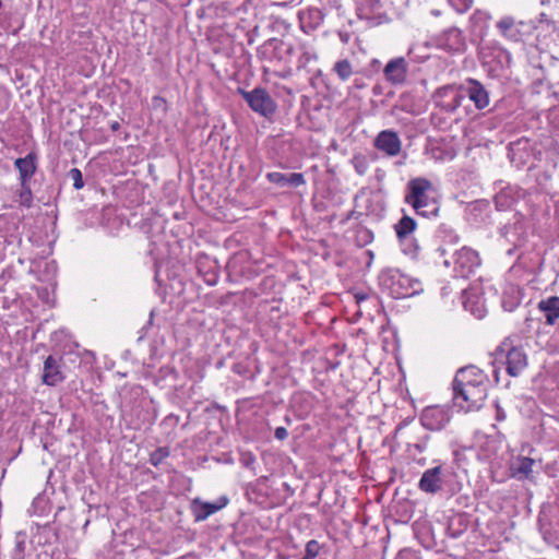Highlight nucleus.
Listing matches in <instances>:
<instances>
[{
	"mask_svg": "<svg viewBox=\"0 0 559 559\" xmlns=\"http://www.w3.org/2000/svg\"><path fill=\"white\" fill-rule=\"evenodd\" d=\"M487 376L476 366L457 370L453 380V401L464 412L478 411L487 397Z\"/></svg>",
	"mask_w": 559,
	"mask_h": 559,
	"instance_id": "f257e3e1",
	"label": "nucleus"
},
{
	"mask_svg": "<svg viewBox=\"0 0 559 559\" xmlns=\"http://www.w3.org/2000/svg\"><path fill=\"white\" fill-rule=\"evenodd\" d=\"M405 202L412 205L420 216L430 218L439 213V205L435 199H430L428 193L432 191V183L424 177H417L408 181Z\"/></svg>",
	"mask_w": 559,
	"mask_h": 559,
	"instance_id": "f03ea898",
	"label": "nucleus"
},
{
	"mask_svg": "<svg viewBox=\"0 0 559 559\" xmlns=\"http://www.w3.org/2000/svg\"><path fill=\"white\" fill-rule=\"evenodd\" d=\"M379 284L395 299L412 297L423 290L421 283L397 269L383 270L379 275Z\"/></svg>",
	"mask_w": 559,
	"mask_h": 559,
	"instance_id": "7ed1b4c3",
	"label": "nucleus"
},
{
	"mask_svg": "<svg viewBox=\"0 0 559 559\" xmlns=\"http://www.w3.org/2000/svg\"><path fill=\"white\" fill-rule=\"evenodd\" d=\"M392 4V0H358L356 13L358 19L366 21L369 26H378L389 21L388 13Z\"/></svg>",
	"mask_w": 559,
	"mask_h": 559,
	"instance_id": "20e7f679",
	"label": "nucleus"
},
{
	"mask_svg": "<svg viewBox=\"0 0 559 559\" xmlns=\"http://www.w3.org/2000/svg\"><path fill=\"white\" fill-rule=\"evenodd\" d=\"M238 94L242 96L254 112L262 117H270L276 111V103L263 87H255L252 91L238 88Z\"/></svg>",
	"mask_w": 559,
	"mask_h": 559,
	"instance_id": "39448f33",
	"label": "nucleus"
},
{
	"mask_svg": "<svg viewBox=\"0 0 559 559\" xmlns=\"http://www.w3.org/2000/svg\"><path fill=\"white\" fill-rule=\"evenodd\" d=\"M453 273L455 277L468 278L480 266L478 252L469 247H462L452 257Z\"/></svg>",
	"mask_w": 559,
	"mask_h": 559,
	"instance_id": "423d86ee",
	"label": "nucleus"
},
{
	"mask_svg": "<svg viewBox=\"0 0 559 559\" xmlns=\"http://www.w3.org/2000/svg\"><path fill=\"white\" fill-rule=\"evenodd\" d=\"M500 355L504 357L506 371L511 377L520 376L527 367V355L522 346H511L503 342Z\"/></svg>",
	"mask_w": 559,
	"mask_h": 559,
	"instance_id": "0eeeda50",
	"label": "nucleus"
},
{
	"mask_svg": "<svg viewBox=\"0 0 559 559\" xmlns=\"http://www.w3.org/2000/svg\"><path fill=\"white\" fill-rule=\"evenodd\" d=\"M416 226L415 219L408 215H404L394 226L400 242L405 246L403 251L411 255L418 251V245L412 238Z\"/></svg>",
	"mask_w": 559,
	"mask_h": 559,
	"instance_id": "6e6552de",
	"label": "nucleus"
},
{
	"mask_svg": "<svg viewBox=\"0 0 559 559\" xmlns=\"http://www.w3.org/2000/svg\"><path fill=\"white\" fill-rule=\"evenodd\" d=\"M450 421V412L443 406H428L420 415L423 427L428 430L436 431L443 429Z\"/></svg>",
	"mask_w": 559,
	"mask_h": 559,
	"instance_id": "1a4fd4ad",
	"label": "nucleus"
},
{
	"mask_svg": "<svg viewBox=\"0 0 559 559\" xmlns=\"http://www.w3.org/2000/svg\"><path fill=\"white\" fill-rule=\"evenodd\" d=\"M374 146L388 156L394 157L400 154L402 142L396 132L392 130H383L378 133L374 140Z\"/></svg>",
	"mask_w": 559,
	"mask_h": 559,
	"instance_id": "9d476101",
	"label": "nucleus"
},
{
	"mask_svg": "<svg viewBox=\"0 0 559 559\" xmlns=\"http://www.w3.org/2000/svg\"><path fill=\"white\" fill-rule=\"evenodd\" d=\"M444 475L442 465L426 469L419 479V489L427 493H436L442 487Z\"/></svg>",
	"mask_w": 559,
	"mask_h": 559,
	"instance_id": "9b49d317",
	"label": "nucleus"
},
{
	"mask_svg": "<svg viewBox=\"0 0 559 559\" xmlns=\"http://www.w3.org/2000/svg\"><path fill=\"white\" fill-rule=\"evenodd\" d=\"M463 91L478 110L485 109L489 105V92L479 81L467 79Z\"/></svg>",
	"mask_w": 559,
	"mask_h": 559,
	"instance_id": "f8f14e48",
	"label": "nucleus"
},
{
	"mask_svg": "<svg viewBox=\"0 0 559 559\" xmlns=\"http://www.w3.org/2000/svg\"><path fill=\"white\" fill-rule=\"evenodd\" d=\"M228 503L226 497H221L216 502H204L200 499H194L191 503L192 514L197 522L205 521L209 516L216 513Z\"/></svg>",
	"mask_w": 559,
	"mask_h": 559,
	"instance_id": "ddd939ff",
	"label": "nucleus"
},
{
	"mask_svg": "<svg viewBox=\"0 0 559 559\" xmlns=\"http://www.w3.org/2000/svg\"><path fill=\"white\" fill-rule=\"evenodd\" d=\"M438 46L448 51H460L465 46L464 36L456 27L448 28L438 37Z\"/></svg>",
	"mask_w": 559,
	"mask_h": 559,
	"instance_id": "4468645a",
	"label": "nucleus"
},
{
	"mask_svg": "<svg viewBox=\"0 0 559 559\" xmlns=\"http://www.w3.org/2000/svg\"><path fill=\"white\" fill-rule=\"evenodd\" d=\"M388 82L392 84H402L406 80L407 64L404 58H395L390 60L383 70Z\"/></svg>",
	"mask_w": 559,
	"mask_h": 559,
	"instance_id": "2eb2a0df",
	"label": "nucleus"
},
{
	"mask_svg": "<svg viewBox=\"0 0 559 559\" xmlns=\"http://www.w3.org/2000/svg\"><path fill=\"white\" fill-rule=\"evenodd\" d=\"M64 380L60 360L48 356L44 362L43 382L47 385H57Z\"/></svg>",
	"mask_w": 559,
	"mask_h": 559,
	"instance_id": "dca6fc26",
	"label": "nucleus"
},
{
	"mask_svg": "<svg viewBox=\"0 0 559 559\" xmlns=\"http://www.w3.org/2000/svg\"><path fill=\"white\" fill-rule=\"evenodd\" d=\"M14 166L20 174V182H29L37 169V156L35 153H28L25 157L16 158Z\"/></svg>",
	"mask_w": 559,
	"mask_h": 559,
	"instance_id": "f3484780",
	"label": "nucleus"
},
{
	"mask_svg": "<svg viewBox=\"0 0 559 559\" xmlns=\"http://www.w3.org/2000/svg\"><path fill=\"white\" fill-rule=\"evenodd\" d=\"M538 310L544 314L548 325H555L559 319V297L550 296L537 304Z\"/></svg>",
	"mask_w": 559,
	"mask_h": 559,
	"instance_id": "a211bd4d",
	"label": "nucleus"
},
{
	"mask_svg": "<svg viewBox=\"0 0 559 559\" xmlns=\"http://www.w3.org/2000/svg\"><path fill=\"white\" fill-rule=\"evenodd\" d=\"M438 237L442 242V245L437 249L440 255L447 254L445 245H456L460 240V237L454 229L445 224L440 225L438 228Z\"/></svg>",
	"mask_w": 559,
	"mask_h": 559,
	"instance_id": "6ab92c4d",
	"label": "nucleus"
},
{
	"mask_svg": "<svg viewBox=\"0 0 559 559\" xmlns=\"http://www.w3.org/2000/svg\"><path fill=\"white\" fill-rule=\"evenodd\" d=\"M464 308L469 311L475 318L483 319L486 316V308L484 300L480 296L468 295L465 293L464 295Z\"/></svg>",
	"mask_w": 559,
	"mask_h": 559,
	"instance_id": "aec40b11",
	"label": "nucleus"
},
{
	"mask_svg": "<svg viewBox=\"0 0 559 559\" xmlns=\"http://www.w3.org/2000/svg\"><path fill=\"white\" fill-rule=\"evenodd\" d=\"M497 27L504 37L511 40H519L520 31L518 29L515 20L512 16L502 17L497 23Z\"/></svg>",
	"mask_w": 559,
	"mask_h": 559,
	"instance_id": "412c9836",
	"label": "nucleus"
},
{
	"mask_svg": "<svg viewBox=\"0 0 559 559\" xmlns=\"http://www.w3.org/2000/svg\"><path fill=\"white\" fill-rule=\"evenodd\" d=\"M535 461L527 456H519L512 464V469L519 478H528L533 472Z\"/></svg>",
	"mask_w": 559,
	"mask_h": 559,
	"instance_id": "4be33fe9",
	"label": "nucleus"
},
{
	"mask_svg": "<svg viewBox=\"0 0 559 559\" xmlns=\"http://www.w3.org/2000/svg\"><path fill=\"white\" fill-rule=\"evenodd\" d=\"M333 71L340 80L347 81L353 74V67L347 59H343L335 62Z\"/></svg>",
	"mask_w": 559,
	"mask_h": 559,
	"instance_id": "5701e85b",
	"label": "nucleus"
},
{
	"mask_svg": "<svg viewBox=\"0 0 559 559\" xmlns=\"http://www.w3.org/2000/svg\"><path fill=\"white\" fill-rule=\"evenodd\" d=\"M19 203L22 206L29 207L33 202V193L28 182H20Z\"/></svg>",
	"mask_w": 559,
	"mask_h": 559,
	"instance_id": "b1692460",
	"label": "nucleus"
},
{
	"mask_svg": "<svg viewBox=\"0 0 559 559\" xmlns=\"http://www.w3.org/2000/svg\"><path fill=\"white\" fill-rule=\"evenodd\" d=\"M169 454L170 451L167 447H159L151 453L150 463L157 467L169 456Z\"/></svg>",
	"mask_w": 559,
	"mask_h": 559,
	"instance_id": "393cba45",
	"label": "nucleus"
},
{
	"mask_svg": "<svg viewBox=\"0 0 559 559\" xmlns=\"http://www.w3.org/2000/svg\"><path fill=\"white\" fill-rule=\"evenodd\" d=\"M490 20V15L488 12L476 10L473 15L471 16V22L474 25H477L479 29L487 27V23Z\"/></svg>",
	"mask_w": 559,
	"mask_h": 559,
	"instance_id": "a878e982",
	"label": "nucleus"
},
{
	"mask_svg": "<svg viewBox=\"0 0 559 559\" xmlns=\"http://www.w3.org/2000/svg\"><path fill=\"white\" fill-rule=\"evenodd\" d=\"M266 179L278 187H287V174L271 171L266 174Z\"/></svg>",
	"mask_w": 559,
	"mask_h": 559,
	"instance_id": "bb28decb",
	"label": "nucleus"
},
{
	"mask_svg": "<svg viewBox=\"0 0 559 559\" xmlns=\"http://www.w3.org/2000/svg\"><path fill=\"white\" fill-rule=\"evenodd\" d=\"M449 4L460 14L471 9L473 0H448Z\"/></svg>",
	"mask_w": 559,
	"mask_h": 559,
	"instance_id": "cd10ccee",
	"label": "nucleus"
},
{
	"mask_svg": "<svg viewBox=\"0 0 559 559\" xmlns=\"http://www.w3.org/2000/svg\"><path fill=\"white\" fill-rule=\"evenodd\" d=\"M320 544L311 539L306 544V554L302 559H314L319 555Z\"/></svg>",
	"mask_w": 559,
	"mask_h": 559,
	"instance_id": "c85d7f7f",
	"label": "nucleus"
},
{
	"mask_svg": "<svg viewBox=\"0 0 559 559\" xmlns=\"http://www.w3.org/2000/svg\"><path fill=\"white\" fill-rule=\"evenodd\" d=\"M69 177L73 180V187L75 190H80L84 187L83 176L79 168H71Z\"/></svg>",
	"mask_w": 559,
	"mask_h": 559,
	"instance_id": "c756f323",
	"label": "nucleus"
},
{
	"mask_svg": "<svg viewBox=\"0 0 559 559\" xmlns=\"http://www.w3.org/2000/svg\"><path fill=\"white\" fill-rule=\"evenodd\" d=\"M306 183L305 177L300 173L287 174V186L299 187Z\"/></svg>",
	"mask_w": 559,
	"mask_h": 559,
	"instance_id": "7c9ffc66",
	"label": "nucleus"
},
{
	"mask_svg": "<svg viewBox=\"0 0 559 559\" xmlns=\"http://www.w3.org/2000/svg\"><path fill=\"white\" fill-rule=\"evenodd\" d=\"M372 233L368 229H360L358 231V242L360 245H366L372 240Z\"/></svg>",
	"mask_w": 559,
	"mask_h": 559,
	"instance_id": "2f4dec72",
	"label": "nucleus"
},
{
	"mask_svg": "<svg viewBox=\"0 0 559 559\" xmlns=\"http://www.w3.org/2000/svg\"><path fill=\"white\" fill-rule=\"evenodd\" d=\"M152 104L155 109H162L163 111L167 110V102L162 96H154L152 98Z\"/></svg>",
	"mask_w": 559,
	"mask_h": 559,
	"instance_id": "473e14b6",
	"label": "nucleus"
},
{
	"mask_svg": "<svg viewBox=\"0 0 559 559\" xmlns=\"http://www.w3.org/2000/svg\"><path fill=\"white\" fill-rule=\"evenodd\" d=\"M288 436V431L285 427H277L274 431V437L277 440H285Z\"/></svg>",
	"mask_w": 559,
	"mask_h": 559,
	"instance_id": "72a5a7b5",
	"label": "nucleus"
},
{
	"mask_svg": "<svg viewBox=\"0 0 559 559\" xmlns=\"http://www.w3.org/2000/svg\"><path fill=\"white\" fill-rule=\"evenodd\" d=\"M25 544L23 540L16 543V547L14 550V559H21L23 557Z\"/></svg>",
	"mask_w": 559,
	"mask_h": 559,
	"instance_id": "f704fd0d",
	"label": "nucleus"
},
{
	"mask_svg": "<svg viewBox=\"0 0 559 559\" xmlns=\"http://www.w3.org/2000/svg\"><path fill=\"white\" fill-rule=\"evenodd\" d=\"M506 418H507L506 412L500 406H497L496 419L498 421H503Z\"/></svg>",
	"mask_w": 559,
	"mask_h": 559,
	"instance_id": "c9c22d12",
	"label": "nucleus"
},
{
	"mask_svg": "<svg viewBox=\"0 0 559 559\" xmlns=\"http://www.w3.org/2000/svg\"><path fill=\"white\" fill-rule=\"evenodd\" d=\"M415 448L416 451H418L419 453L426 451L427 449V440H423L420 442H417L413 445Z\"/></svg>",
	"mask_w": 559,
	"mask_h": 559,
	"instance_id": "e433bc0d",
	"label": "nucleus"
},
{
	"mask_svg": "<svg viewBox=\"0 0 559 559\" xmlns=\"http://www.w3.org/2000/svg\"><path fill=\"white\" fill-rule=\"evenodd\" d=\"M356 301L360 304L361 301H365L368 299V295L365 293H357L355 294Z\"/></svg>",
	"mask_w": 559,
	"mask_h": 559,
	"instance_id": "4c0bfd02",
	"label": "nucleus"
},
{
	"mask_svg": "<svg viewBox=\"0 0 559 559\" xmlns=\"http://www.w3.org/2000/svg\"><path fill=\"white\" fill-rule=\"evenodd\" d=\"M355 168H356V171L359 174V175H364L365 171H366V165L364 163H357L355 165Z\"/></svg>",
	"mask_w": 559,
	"mask_h": 559,
	"instance_id": "58836bf2",
	"label": "nucleus"
},
{
	"mask_svg": "<svg viewBox=\"0 0 559 559\" xmlns=\"http://www.w3.org/2000/svg\"><path fill=\"white\" fill-rule=\"evenodd\" d=\"M510 158L511 160L513 162L514 160V156H515V148L513 146L510 147Z\"/></svg>",
	"mask_w": 559,
	"mask_h": 559,
	"instance_id": "ea45409f",
	"label": "nucleus"
},
{
	"mask_svg": "<svg viewBox=\"0 0 559 559\" xmlns=\"http://www.w3.org/2000/svg\"><path fill=\"white\" fill-rule=\"evenodd\" d=\"M118 127H119V123H118V122H114V123L111 124V129H112V130H117V129H118Z\"/></svg>",
	"mask_w": 559,
	"mask_h": 559,
	"instance_id": "a19ab883",
	"label": "nucleus"
},
{
	"mask_svg": "<svg viewBox=\"0 0 559 559\" xmlns=\"http://www.w3.org/2000/svg\"><path fill=\"white\" fill-rule=\"evenodd\" d=\"M443 264H444L447 267H449V266L451 265V261H450V260H448V259H445V260L443 261Z\"/></svg>",
	"mask_w": 559,
	"mask_h": 559,
	"instance_id": "79ce46f5",
	"label": "nucleus"
},
{
	"mask_svg": "<svg viewBox=\"0 0 559 559\" xmlns=\"http://www.w3.org/2000/svg\"><path fill=\"white\" fill-rule=\"evenodd\" d=\"M495 452H496V451H493L492 453H488V454H486V455H485V456H486V459L490 460V459H491V456L495 454Z\"/></svg>",
	"mask_w": 559,
	"mask_h": 559,
	"instance_id": "37998d69",
	"label": "nucleus"
},
{
	"mask_svg": "<svg viewBox=\"0 0 559 559\" xmlns=\"http://www.w3.org/2000/svg\"><path fill=\"white\" fill-rule=\"evenodd\" d=\"M414 50H415V48H414V47L409 48V50H408V55H411V56H412V55L414 53Z\"/></svg>",
	"mask_w": 559,
	"mask_h": 559,
	"instance_id": "c03bdc74",
	"label": "nucleus"
},
{
	"mask_svg": "<svg viewBox=\"0 0 559 559\" xmlns=\"http://www.w3.org/2000/svg\"><path fill=\"white\" fill-rule=\"evenodd\" d=\"M503 307H504V309H507L509 311H512V307L511 308H507L506 302H503Z\"/></svg>",
	"mask_w": 559,
	"mask_h": 559,
	"instance_id": "a18cd8bd",
	"label": "nucleus"
}]
</instances>
